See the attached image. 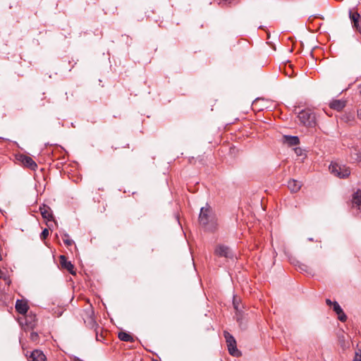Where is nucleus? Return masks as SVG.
<instances>
[{
  "instance_id": "obj_30",
  "label": "nucleus",
  "mask_w": 361,
  "mask_h": 361,
  "mask_svg": "<svg viewBox=\"0 0 361 361\" xmlns=\"http://www.w3.org/2000/svg\"><path fill=\"white\" fill-rule=\"evenodd\" d=\"M358 116L361 119V110L358 111Z\"/></svg>"
},
{
  "instance_id": "obj_18",
  "label": "nucleus",
  "mask_w": 361,
  "mask_h": 361,
  "mask_svg": "<svg viewBox=\"0 0 361 361\" xmlns=\"http://www.w3.org/2000/svg\"><path fill=\"white\" fill-rule=\"evenodd\" d=\"M283 140L289 146H295L300 142L299 138L297 136L284 135Z\"/></svg>"
},
{
  "instance_id": "obj_15",
  "label": "nucleus",
  "mask_w": 361,
  "mask_h": 361,
  "mask_svg": "<svg viewBox=\"0 0 361 361\" xmlns=\"http://www.w3.org/2000/svg\"><path fill=\"white\" fill-rule=\"evenodd\" d=\"M25 323L28 327L33 329L37 324L36 315L30 312L25 316Z\"/></svg>"
},
{
  "instance_id": "obj_1",
  "label": "nucleus",
  "mask_w": 361,
  "mask_h": 361,
  "mask_svg": "<svg viewBox=\"0 0 361 361\" xmlns=\"http://www.w3.org/2000/svg\"><path fill=\"white\" fill-rule=\"evenodd\" d=\"M199 222L209 231H214L217 228V223L215 218L212 216L210 207H202L199 215Z\"/></svg>"
},
{
  "instance_id": "obj_20",
  "label": "nucleus",
  "mask_w": 361,
  "mask_h": 361,
  "mask_svg": "<svg viewBox=\"0 0 361 361\" xmlns=\"http://www.w3.org/2000/svg\"><path fill=\"white\" fill-rule=\"evenodd\" d=\"M224 336L226 341L227 345H231V344H235L236 342L233 336H232L229 333L225 332Z\"/></svg>"
},
{
  "instance_id": "obj_21",
  "label": "nucleus",
  "mask_w": 361,
  "mask_h": 361,
  "mask_svg": "<svg viewBox=\"0 0 361 361\" xmlns=\"http://www.w3.org/2000/svg\"><path fill=\"white\" fill-rule=\"evenodd\" d=\"M62 238L66 246H71L73 244V240L70 238V236L68 234H64Z\"/></svg>"
},
{
  "instance_id": "obj_28",
  "label": "nucleus",
  "mask_w": 361,
  "mask_h": 361,
  "mask_svg": "<svg viewBox=\"0 0 361 361\" xmlns=\"http://www.w3.org/2000/svg\"><path fill=\"white\" fill-rule=\"evenodd\" d=\"M236 303H238V301H236V298H233V305H234L235 309H236V310H237Z\"/></svg>"
},
{
  "instance_id": "obj_22",
  "label": "nucleus",
  "mask_w": 361,
  "mask_h": 361,
  "mask_svg": "<svg viewBox=\"0 0 361 361\" xmlns=\"http://www.w3.org/2000/svg\"><path fill=\"white\" fill-rule=\"evenodd\" d=\"M30 339L32 342L37 343L39 341V336L37 332L32 331L30 335Z\"/></svg>"
},
{
  "instance_id": "obj_24",
  "label": "nucleus",
  "mask_w": 361,
  "mask_h": 361,
  "mask_svg": "<svg viewBox=\"0 0 361 361\" xmlns=\"http://www.w3.org/2000/svg\"><path fill=\"white\" fill-rule=\"evenodd\" d=\"M49 235V230L47 228H44L42 232L41 233L40 237L42 240H44L47 238V237Z\"/></svg>"
},
{
  "instance_id": "obj_5",
  "label": "nucleus",
  "mask_w": 361,
  "mask_h": 361,
  "mask_svg": "<svg viewBox=\"0 0 361 361\" xmlns=\"http://www.w3.org/2000/svg\"><path fill=\"white\" fill-rule=\"evenodd\" d=\"M214 253L219 257H224L226 258H232L233 257L231 249L224 245H218L214 250Z\"/></svg>"
},
{
  "instance_id": "obj_17",
  "label": "nucleus",
  "mask_w": 361,
  "mask_h": 361,
  "mask_svg": "<svg viewBox=\"0 0 361 361\" xmlns=\"http://www.w3.org/2000/svg\"><path fill=\"white\" fill-rule=\"evenodd\" d=\"M118 337L122 341L130 342V343H133L135 341L133 336L130 334L126 332V331L119 332L118 334Z\"/></svg>"
},
{
  "instance_id": "obj_14",
  "label": "nucleus",
  "mask_w": 361,
  "mask_h": 361,
  "mask_svg": "<svg viewBox=\"0 0 361 361\" xmlns=\"http://www.w3.org/2000/svg\"><path fill=\"white\" fill-rule=\"evenodd\" d=\"M353 205L361 209V190H357L353 195Z\"/></svg>"
},
{
  "instance_id": "obj_6",
  "label": "nucleus",
  "mask_w": 361,
  "mask_h": 361,
  "mask_svg": "<svg viewBox=\"0 0 361 361\" xmlns=\"http://www.w3.org/2000/svg\"><path fill=\"white\" fill-rule=\"evenodd\" d=\"M59 263L62 269L67 270L72 275H75L74 265L68 261L64 255L59 257Z\"/></svg>"
},
{
  "instance_id": "obj_9",
  "label": "nucleus",
  "mask_w": 361,
  "mask_h": 361,
  "mask_svg": "<svg viewBox=\"0 0 361 361\" xmlns=\"http://www.w3.org/2000/svg\"><path fill=\"white\" fill-rule=\"evenodd\" d=\"M92 314H93V312L91 310V315H92ZM89 325H90L92 328L95 329L96 340L97 341H102L104 338L103 332H101L100 334H99L98 324L96 323V322L94 320V319L92 318V316H90V318Z\"/></svg>"
},
{
  "instance_id": "obj_31",
  "label": "nucleus",
  "mask_w": 361,
  "mask_h": 361,
  "mask_svg": "<svg viewBox=\"0 0 361 361\" xmlns=\"http://www.w3.org/2000/svg\"><path fill=\"white\" fill-rule=\"evenodd\" d=\"M154 361H157V360H154Z\"/></svg>"
},
{
  "instance_id": "obj_10",
  "label": "nucleus",
  "mask_w": 361,
  "mask_h": 361,
  "mask_svg": "<svg viewBox=\"0 0 361 361\" xmlns=\"http://www.w3.org/2000/svg\"><path fill=\"white\" fill-rule=\"evenodd\" d=\"M16 310L20 314H25L28 310L27 302L23 300H18L16 302Z\"/></svg>"
},
{
  "instance_id": "obj_27",
  "label": "nucleus",
  "mask_w": 361,
  "mask_h": 361,
  "mask_svg": "<svg viewBox=\"0 0 361 361\" xmlns=\"http://www.w3.org/2000/svg\"><path fill=\"white\" fill-rule=\"evenodd\" d=\"M326 304H327L328 305H333V303H334V302H331V300H329V299H326Z\"/></svg>"
},
{
  "instance_id": "obj_29",
  "label": "nucleus",
  "mask_w": 361,
  "mask_h": 361,
  "mask_svg": "<svg viewBox=\"0 0 361 361\" xmlns=\"http://www.w3.org/2000/svg\"><path fill=\"white\" fill-rule=\"evenodd\" d=\"M236 303H238V301H236V298H233V305H234L235 309H236V310H237Z\"/></svg>"
},
{
  "instance_id": "obj_23",
  "label": "nucleus",
  "mask_w": 361,
  "mask_h": 361,
  "mask_svg": "<svg viewBox=\"0 0 361 361\" xmlns=\"http://www.w3.org/2000/svg\"><path fill=\"white\" fill-rule=\"evenodd\" d=\"M353 361H361V350L355 351V357Z\"/></svg>"
},
{
  "instance_id": "obj_19",
  "label": "nucleus",
  "mask_w": 361,
  "mask_h": 361,
  "mask_svg": "<svg viewBox=\"0 0 361 361\" xmlns=\"http://www.w3.org/2000/svg\"><path fill=\"white\" fill-rule=\"evenodd\" d=\"M229 353L233 356L238 357L240 355V352L236 348V342L235 344L227 345Z\"/></svg>"
},
{
  "instance_id": "obj_12",
  "label": "nucleus",
  "mask_w": 361,
  "mask_h": 361,
  "mask_svg": "<svg viewBox=\"0 0 361 361\" xmlns=\"http://www.w3.org/2000/svg\"><path fill=\"white\" fill-rule=\"evenodd\" d=\"M302 187L300 182L295 179H291L288 182V188L292 192H298Z\"/></svg>"
},
{
  "instance_id": "obj_8",
  "label": "nucleus",
  "mask_w": 361,
  "mask_h": 361,
  "mask_svg": "<svg viewBox=\"0 0 361 361\" xmlns=\"http://www.w3.org/2000/svg\"><path fill=\"white\" fill-rule=\"evenodd\" d=\"M39 211L41 213L43 219L47 220V221H52L54 219L52 211L51 208L46 205L43 204L42 206L39 207Z\"/></svg>"
},
{
  "instance_id": "obj_25",
  "label": "nucleus",
  "mask_w": 361,
  "mask_h": 361,
  "mask_svg": "<svg viewBox=\"0 0 361 361\" xmlns=\"http://www.w3.org/2000/svg\"><path fill=\"white\" fill-rule=\"evenodd\" d=\"M0 279H3L4 280L6 281V283L8 285L10 284L11 281L9 279L6 278L4 273L0 269Z\"/></svg>"
},
{
  "instance_id": "obj_26",
  "label": "nucleus",
  "mask_w": 361,
  "mask_h": 361,
  "mask_svg": "<svg viewBox=\"0 0 361 361\" xmlns=\"http://www.w3.org/2000/svg\"><path fill=\"white\" fill-rule=\"evenodd\" d=\"M355 155L356 157L355 158V159L358 162H361V152H358Z\"/></svg>"
},
{
  "instance_id": "obj_3",
  "label": "nucleus",
  "mask_w": 361,
  "mask_h": 361,
  "mask_svg": "<svg viewBox=\"0 0 361 361\" xmlns=\"http://www.w3.org/2000/svg\"><path fill=\"white\" fill-rule=\"evenodd\" d=\"M298 118L305 126L313 127L316 124L315 116L310 109L302 110L299 112Z\"/></svg>"
},
{
  "instance_id": "obj_2",
  "label": "nucleus",
  "mask_w": 361,
  "mask_h": 361,
  "mask_svg": "<svg viewBox=\"0 0 361 361\" xmlns=\"http://www.w3.org/2000/svg\"><path fill=\"white\" fill-rule=\"evenodd\" d=\"M329 171L331 174L340 178H348L350 174V169L348 166L336 163L330 164Z\"/></svg>"
},
{
  "instance_id": "obj_4",
  "label": "nucleus",
  "mask_w": 361,
  "mask_h": 361,
  "mask_svg": "<svg viewBox=\"0 0 361 361\" xmlns=\"http://www.w3.org/2000/svg\"><path fill=\"white\" fill-rule=\"evenodd\" d=\"M22 348L28 361H47V357L42 351L35 350L28 355L29 351L25 349V344L22 345Z\"/></svg>"
},
{
  "instance_id": "obj_7",
  "label": "nucleus",
  "mask_w": 361,
  "mask_h": 361,
  "mask_svg": "<svg viewBox=\"0 0 361 361\" xmlns=\"http://www.w3.org/2000/svg\"><path fill=\"white\" fill-rule=\"evenodd\" d=\"M18 160L22 163L24 166L29 168L31 170H35L37 167V164L33 159L24 154H20L18 157Z\"/></svg>"
},
{
  "instance_id": "obj_16",
  "label": "nucleus",
  "mask_w": 361,
  "mask_h": 361,
  "mask_svg": "<svg viewBox=\"0 0 361 361\" xmlns=\"http://www.w3.org/2000/svg\"><path fill=\"white\" fill-rule=\"evenodd\" d=\"M350 18L353 24V27L358 28L360 27V16L357 12L350 11L349 13Z\"/></svg>"
},
{
  "instance_id": "obj_11",
  "label": "nucleus",
  "mask_w": 361,
  "mask_h": 361,
  "mask_svg": "<svg viewBox=\"0 0 361 361\" xmlns=\"http://www.w3.org/2000/svg\"><path fill=\"white\" fill-rule=\"evenodd\" d=\"M333 308L338 315V319L341 322H345L347 319V317L337 302H334Z\"/></svg>"
},
{
  "instance_id": "obj_13",
  "label": "nucleus",
  "mask_w": 361,
  "mask_h": 361,
  "mask_svg": "<svg viewBox=\"0 0 361 361\" xmlns=\"http://www.w3.org/2000/svg\"><path fill=\"white\" fill-rule=\"evenodd\" d=\"M345 106V102L340 99L333 100L329 104L330 108L336 111L342 110Z\"/></svg>"
}]
</instances>
